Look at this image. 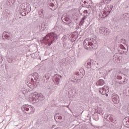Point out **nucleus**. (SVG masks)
I'll list each match as a JSON object with an SVG mask.
<instances>
[{
  "instance_id": "obj_9",
  "label": "nucleus",
  "mask_w": 129,
  "mask_h": 129,
  "mask_svg": "<svg viewBox=\"0 0 129 129\" xmlns=\"http://www.w3.org/2000/svg\"><path fill=\"white\" fill-rule=\"evenodd\" d=\"M30 89H28V87L27 86H24L23 88H21V92L23 93L24 94L27 93V92H29L30 90H33V89H31L30 88Z\"/></svg>"
},
{
  "instance_id": "obj_4",
  "label": "nucleus",
  "mask_w": 129,
  "mask_h": 129,
  "mask_svg": "<svg viewBox=\"0 0 129 129\" xmlns=\"http://www.w3.org/2000/svg\"><path fill=\"white\" fill-rule=\"evenodd\" d=\"M22 111L25 112V113H28V114H31V113H34L35 112V108L33 106L30 105H23L21 108Z\"/></svg>"
},
{
  "instance_id": "obj_41",
  "label": "nucleus",
  "mask_w": 129,
  "mask_h": 129,
  "mask_svg": "<svg viewBox=\"0 0 129 129\" xmlns=\"http://www.w3.org/2000/svg\"><path fill=\"white\" fill-rule=\"evenodd\" d=\"M103 1H106V0H103Z\"/></svg>"
},
{
  "instance_id": "obj_23",
  "label": "nucleus",
  "mask_w": 129,
  "mask_h": 129,
  "mask_svg": "<svg viewBox=\"0 0 129 129\" xmlns=\"http://www.w3.org/2000/svg\"><path fill=\"white\" fill-rule=\"evenodd\" d=\"M122 49L123 50H122V54H126L127 53V50H125V47L123 46Z\"/></svg>"
},
{
  "instance_id": "obj_19",
  "label": "nucleus",
  "mask_w": 129,
  "mask_h": 129,
  "mask_svg": "<svg viewBox=\"0 0 129 129\" xmlns=\"http://www.w3.org/2000/svg\"><path fill=\"white\" fill-rule=\"evenodd\" d=\"M38 15L40 18L44 17V12L43 11V10H41L38 12Z\"/></svg>"
},
{
  "instance_id": "obj_21",
  "label": "nucleus",
  "mask_w": 129,
  "mask_h": 129,
  "mask_svg": "<svg viewBox=\"0 0 129 129\" xmlns=\"http://www.w3.org/2000/svg\"><path fill=\"white\" fill-rule=\"evenodd\" d=\"M59 34H61V33H63L64 31H65V29L63 28L61 26H59Z\"/></svg>"
},
{
  "instance_id": "obj_36",
  "label": "nucleus",
  "mask_w": 129,
  "mask_h": 129,
  "mask_svg": "<svg viewBox=\"0 0 129 129\" xmlns=\"http://www.w3.org/2000/svg\"><path fill=\"white\" fill-rule=\"evenodd\" d=\"M105 94H106V96H108V94L107 93H106Z\"/></svg>"
},
{
  "instance_id": "obj_31",
  "label": "nucleus",
  "mask_w": 129,
  "mask_h": 129,
  "mask_svg": "<svg viewBox=\"0 0 129 129\" xmlns=\"http://www.w3.org/2000/svg\"><path fill=\"white\" fill-rule=\"evenodd\" d=\"M5 38H9V37H10V36L8 34H5Z\"/></svg>"
},
{
  "instance_id": "obj_29",
  "label": "nucleus",
  "mask_w": 129,
  "mask_h": 129,
  "mask_svg": "<svg viewBox=\"0 0 129 129\" xmlns=\"http://www.w3.org/2000/svg\"><path fill=\"white\" fill-rule=\"evenodd\" d=\"M109 13H110V12H109L108 13H106V11H104V14H105L106 16H107Z\"/></svg>"
},
{
  "instance_id": "obj_39",
  "label": "nucleus",
  "mask_w": 129,
  "mask_h": 129,
  "mask_svg": "<svg viewBox=\"0 0 129 129\" xmlns=\"http://www.w3.org/2000/svg\"><path fill=\"white\" fill-rule=\"evenodd\" d=\"M64 38H65V37H63L62 38V39H64Z\"/></svg>"
},
{
  "instance_id": "obj_12",
  "label": "nucleus",
  "mask_w": 129,
  "mask_h": 129,
  "mask_svg": "<svg viewBox=\"0 0 129 129\" xmlns=\"http://www.w3.org/2000/svg\"><path fill=\"white\" fill-rule=\"evenodd\" d=\"M64 21L66 22L64 23L66 24H69V27H73V24H72V21H71V20H70L69 19H68L67 18H65Z\"/></svg>"
},
{
  "instance_id": "obj_33",
  "label": "nucleus",
  "mask_w": 129,
  "mask_h": 129,
  "mask_svg": "<svg viewBox=\"0 0 129 129\" xmlns=\"http://www.w3.org/2000/svg\"><path fill=\"white\" fill-rule=\"evenodd\" d=\"M52 44H53V41H51L50 42H49L48 43V45H49V46H50V45H52Z\"/></svg>"
},
{
  "instance_id": "obj_18",
  "label": "nucleus",
  "mask_w": 129,
  "mask_h": 129,
  "mask_svg": "<svg viewBox=\"0 0 129 129\" xmlns=\"http://www.w3.org/2000/svg\"><path fill=\"white\" fill-rule=\"evenodd\" d=\"M109 120L111 121V122H112V123H114V124H115L116 123V120L113 119V116H110L109 117Z\"/></svg>"
},
{
  "instance_id": "obj_3",
  "label": "nucleus",
  "mask_w": 129,
  "mask_h": 129,
  "mask_svg": "<svg viewBox=\"0 0 129 129\" xmlns=\"http://www.w3.org/2000/svg\"><path fill=\"white\" fill-rule=\"evenodd\" d=\"M44 96L42 94H39L37 92L31 93L29 95V100L34 101V102H39L41 100H43Z\"/></svg>"
},
{
  "instance_id": "obj_28",
  "label": "nucleus",
  "mask_w": 129,
  "mask_h": 129,
  "mask_svg": "<svg viewBox=\"0 0 129 129\" xmlns=\"http://www.w3.org/2000/svg\"><path fill=\"white\" fill-rule=\"evenodd\" d=\"M15 2H16V0H10V2L12 5H14V4H15Z\"/></svg>"
},
{
  "instance_id": "obj_37",
  "label": "nucleus",
  "mask_w": 129,
  "mask_h": 129,
  "mask_svg": "<svg viewBox=\"0 0 129 129\" xmlns=\"http://www.w3.org/2000/svg\"><path fill=\"white\" fill-rule=\"evenodd\" d=\"M100 70H103V68H101Z\"/></svg>"
},
{
  "instance_id": "obj_13",
  "label": "nucleus",
  "mask_w": 129,
  "mask_h": 129,
  "mask_svg": "<svg viewBox=\"0 0 129 129\" xmlns=\"http://www.w3.org/2000/svg\"><path fill=\"white\" fill-rule=\"evenodd\" d=\"M43 79H44V81L46 83H48L49 82V79H50V74H46L43 77Z\"/></svg>"
},
{
  "instance_id": "obj_35",
  "label": "nucleus",
  "mask_w": 129,
  "mask_h": 129,
  "mask_svg": "<svg viewBox=\"0 0 129 129\" xmlns=\"http://www.w3.org/2000/svg\"><path fill=\"white\" fill-rule=\"evenodd\" d=\"M50 7H54V4L50 5Z\"/></svg>"
},
{
  "instance_id": "obj_22",
  "label": "nucleus",
  "mask_w": 129,
  "mask_h": 129,
  "mask_svg": "<svg viewBox=\"0 0 129 129\" xmlns=\"http://www.w3.org/2000/svg\"><path fill=\"white\" fill-rule=\"evenodd\" d=\"M97 113L100 114L101 116H102L104 114V111H103V110L101 109L100 110H98Z\"/></svg>"
},
{
  "instance_id": "obj_34",
  "label": "nucleus",
  "mask_w": 129,
  "mask_h": 129,
  "mask_svg": "<svg viewBox=\"0 0 129 129\" xmlns=\"http://www.w3.org/2000/svg\"><path fill=\"white\" fill-rule=\"evenodd\" d=\"M84 4L85 5V4H87V2L85 1H83Z\"/></svg>"
},
{
  "instance_id": "obj_7",
  "label": "nucleus",
  "mask_w": 129,
  "mask_h": 129,
  "mask_svg": "<svg viewBox=\"0 0 129 129\" xmlns=\"http://www.w3.org/2000/svg\"><path fill=\"white\" fill-rule=\"evenodd\" d=\"M112 99L114 103L117 104L119 103V97L116 94H112Z\"/></svg>"
},
{
  "instance_id": "obj_38",
  "label": "nucleus",
  "mask_w": 129,
  "mask_h": 129,
  "mask_svg": "<svg viewBox=\"0 0 129 129\" xmlns=\"http://www.w3.org/2000/svg\"><path fill=\"white\" fill-rule=\"evenodd\" d=\"M112 8H113V6L111 7V10H112Z\"/></svg>"
},
{
  "instance_id": "obj_27",
  "label": "nucleus",
  "mask_w": 129,
  "mask_h": 129,
  "mask_svg": "<svg viewBox=\"0 0 129 129\" xmlns=\"http://www.w3.org/2000/svg\"><path fill=\"white\" fill-rule=\"evenodd\" d=\"M94 118L96 121H97V120H98V119H99V118H98V115L94 116Z\"/></svg>"
},
{
  "instance_id": "obj_6",
  "label": "nucleus",
  "mask_w": 129,
  "mask_h": 129,
  "mask_svg": "<svg viewBox=\"0 0 129 129\" xmlns=\"http://www.w3.org/2000/svg\"><path fill=\"white\" fill-rule=\"evenodd\" d=\"M50 38H53V41H55V39L57 38V34L54 33H48L43 39L46 40V41H48Z\"/></svg>"
},
{
  "instance_id": "obj_17",
  "label": "nucleus",
  "mask_w": 129,
  "mask_h": 129,
  "mask_svg": "<svg viewBox=\"0 0 129 129\" xmlns=\"http://www.w3.org/2000/svg\"><path fill=\"white\" fill-rule=\"evenodd\" d=\"M119 58H118V54L116 53L113 56V60L114 61V62H116V61H118Z\"/></svg>"
},
{
  "instance_id": "obj_32",
  "label": "nucleus",
  "mask_w": 129,
  "mask_h": 129,
  "mask_svg": "<svg viewBox=\"0 0 129 129\" xmlns=\"http://www.w3.org/2000/svg\"><path fill=\"white\" fill-rule=\"evenodd\" d=\"M86 19V16H84V17L82 18V20H84Z\"/></svg>"
},
{
  "instance_id": "obj_15",
  "label": "nucleus",
  "mask_w": 129,
  "mask_h": 129,
  "mask_svg": "<svg viewBox=\"0 0 129 129\" xmlns=\"http://www.w3.org/2000/svg\"><path fill=\"white\" fill-rule=\"evenodd\" d=\"M110 32L111 31L109 29L105 28L104 36H108V35L110 34Z\"/></svg>"
},
{
  "instance_id": "obj_40",
  "label": "nucleus",
  "mask_w": 129,
  "mask_h": 129,
  "mask_svg": "<svg viewBox=\"0 0 129 129\" xmlns=\"http://www.w3.org/2000/svg\"><path fill=\"white\" fill-rule=\"evenodd\" d=\"M101 73H102V74H103V72H101Z\"/></svg>"
},
{
  "instance_id": "obj_1",
  "label": "nucleus",
  "mask_w": 129,
  "mask_h": 129,
  "mask_svg": "<svg viewBox=\"0 0 129 129\" xmlns=\"http://www.w3.org/2000/svg\"><path fill=\"white\" fill-rule=\"evenodd\" d=\"M85 49L86 50H94L97 48V42L93 38H88L86 39L83 42Z\"/></svg>"
},
{
  "instance_id": "obj_30",
  "label": "nucleus",
  "mask_w": 129,
  "mask_h": 129,
  "mask_svg": "<svg viewBox=\"0 0 129 129\" xmlns=\"http://www.w3.org/2000/svg\"><path fill=\"white\" fill-rule=\"evenodd\" d=\"M84 23V20L82 19V20H81V24H83Z\"/></svg>"
},
{
  "instance_id": "obj_14",
  "label": "nucleus",
  "mask_w": 129,
  "mask_h": 129,
  "mask_svg": "<svg viewBox=\"0 0 129 129\" xmlns=\"http://www.w3.org/2000/svg\"><path fill=\"white\" fill-rule=\"evenodd\" d=\"M96 85L97 86H102L104 85V81L102 79L99 80L97 83Z\"/></svg>"
},
{
  "instance_id": "obj_5",
  "label": "nucleus",
  "mask_w": 129,
  "mask_h": 129,
  "mask_svg": "<svg viewBox=\"0 0 129 129\" xmlns=\"http://www.w3.org/2000/svg\"><path fill=\"white\" fill-rule=\"evenodd\" d=\"M99 91L101 94L104 95V94L109 92V88L107 86H104L103 87L99 89Z\"/></svg>"
},
{
  "instance_id": "obj_16",
  "label": "nucleus",
  "mask_w": 129,
  "mask_h": 129,
  "mask_svg": "<svg viewBox=\"0 0 129 129\" xmlns=\"http://www.w3.org/2000/svg\"><path fill=\"white\" fill-rule=\"evenodd\" d=\"M52 30L54 31V33H57V34H59V26L55 25L54 28L52 29Z\"/></svg>"
},
{
  "instance_id": "obj_20",
  "label": "nucleus",
  "mask_w": 129,
  "mask_h": 129,
  "mask_svg": "<svg viewBox=\"0 0 129 129\" xmlns=\"http://www.w3.org/2000/svg\"><path fill=\"white\" fill-rule=\"evenodd\" d=\"M105 30V28L104 27H101L99 29V33L102 34V35H104V32Z\"/></svg>"
},
{
  "instance_id": "obj_10",
  "label": "nucleus",
  "mask_w": 129,
  "mask_h": 129,
  "mask_svg": "<svg viewBox=\"0 0 129 129\" xmlns=\"http://www.w3.org/2000/svg\"><path fill=\"white\" fill-rule=\"evenodd\" d=\"M87 65L88 68H90L92 66V65H94L95 66H96V61H94V60L91 59L87 62Z\"/></svg>"
},
{
  "instance_id": "obj_26",
  "label": "nucleus",
  "mask_w": 129,
  "mask_h": 129,
  "mask_svg": "<svg viewBox=\"0 0 129 129\" xmlns=\"http://www.w3.org/2000/svg\"><path fill=\"white\" fill-rule=\"evenodd\" d=\"M4 60V56L3 55L0 56V64L3 62Z\"/></svg>"
},
{
  "instance_id": "obj_2",
  "label": "nucleus",
  "mask_w": 129,
  "mask_h": 129,
  "mask_svg": "<svg viewBox=\"0 0 129 129\" xmlns=\"http://www.w3.org/2000/svg\"><path fill=\"white\" fill-rule=\"evenodd\" d=\"M31 78H28L27 81H26V84L29 88L31 89H34L35 88V86L32 84L33 82H36L37 80H40V77L38 73L35 72L32 74Z\"/></svg>"
},
{
  "instance_id": "obj_8",
  "label": "nucleus",
  "mask_w": 129,
  "mask_h": 129,
  "mask_svg": "<svg viewBox=\"0 0 129 129\" xmlns=\"http://www.w3.org/2000/svg\"><path fill=\"white\" fill-rule=\"evenodd\" d=\"M21 9L23 11V12L21 13V15L22 16H26L27 15V14L26 13V10H27V9H28V5L26 4H23L21 5Z\"/></svg>"
},
{
  "instance_id": "obj_11",
  "label": "nucleus",
  "mask_w": 129,
  "mask_h": 129,
  "mask_svg": "<svg viewBox=\"0 0 129 129\" xmlns=\"http://www.w3.org/2000/svg\"><path fill=\"white\" fill-rule=\"evenodd\" d=\"M61 76H59V75H57L55 76L54 77V82L55 83V84H56L57 85H58V84H59L60 83V80L61 79Z\"/></svg>"
},
{
  "instance_id": "obj_25",
  "label": "nucleus",
  "mask_w": 129,
  "mask_h": 129,
  "mask_svg": "<svg viewBox=\"0 0 129 129\" xmlns=\"http://www.w3.org/2000/svg\"><path fill=\"white\" fill-rule=\"evenodd\" d=\"M84 16H87V14H88V11L87 10H85L83 12Z\"/></svg>"
},
{
  "instance_id": "obj_24",
  "label": "nucleus",
  "mask_w": 129,
  "mask_h": 129,
  "mask_svg": "<svg viewBox=\"0 0 129 129\" xmlns=\"http://www.w3.org/2000/svg\"><path fill=\"white\" fill-rule=\"evenodd\" d=\"M54 119H59V120H61L62 119V116H56V115L54 116Z\"/></svg>"
}]
</instances>
